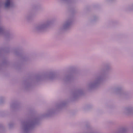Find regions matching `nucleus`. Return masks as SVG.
Masks as SVG:
<instances>
[{
	"label": "nucleus",
	"mask_w": 133,
	"mask_h": 133,
	"mask_svg": "<svg viewBox=\"0 0 133 133\" xmlns=\"http://www.w3.org/2000/svg\"><path fill=\"white\" fill-rule=\"evenodd\" d=\"M129 131V128L126 127H123L119 128L115 133H128ZM89 133H99V132L91 131Z\"/></svg>",
	"instance_id": "12"
},
{
	"label": "nucleus",
	"mask_w": 133,
	"mask_h": 133,
	"mask_svg": "<svg viewBox=\"0 0 133 133\" xmlns=\"http://www.w3.org/2000/svg\"><path fill=\"white\" fill-rule=\"evenodd\" d=\"M35 15V13L33 11L29 12L26 16L25 18L28 21H29L32 19V17Z\"/></svg>",
	"instance_id": "17"
},
{
	"label": "nucleus",
	"mask_w": 133,
	"mask_h": 133,
	"mask_svg": "<svg viewBox=\"0 0 133 133\" xmlns=\"http://www.w3.org/2000/svg\"><path fill=\"white\" fill-rule=\"evenodd\" d=\"M5 129L3 126L0 124V133H5Z\"/></svg>",
	"instance_id": "19"
},
{
	"label": "nucleus",
	"mask_w": 133,
	"mask_h": 133,
	"mask_svg": "<svg viewBox=\"0 0 133 133\" xmlns=\"http://www.w3.org/2000/svg\"><path fill=\"white\" fill-rule=\"evenodd\" d=\"M73 21L72 18H70L64 21L59 30V32L62 33L70 29Z\"/></svg>",
	"instance_id": "7"
},
{
	"label": "nucleus",
	"mask_w": 133,
	"mask_h": 133,
	"mask_svg": "<svg viewBox=\"0 0 133 133\" xmlns=\"http://www.w3.org/2000/svg\"><path fill=\"white\" fill-rule=\"evenodd\" d=\"M128 10H133V4L130 7L128 8Z\"/></svg>",
	"instance_id": "24"
},
{
	"label": "nucleus",
	"mask_w": 133,
	"mask_h": 133,
	"mask_svg": "<svg viewBox=\"0 0 133 133\" xmlns=\"http://www.w3.org/2000/svg\"><path fill=\"white\" fill-rule=\"evenodd\" d=\"M131 93L128 91H123L121 95V97L124 98L125 99L130 98L131 97Z\"/></svg>",
	"instance_id": "15"
},
{
	"label": "nucleus",
	"mask_w": 133,
	"mask_h": 133,
	"mask_svg": "<svg viewBox=\"0 0 133 133\" xmlns=\"http://www.w3.org/2000/svg\"><path fill=\"white\" fill-rule=\"evenodd\" d=\"M1 17L0 16V23L1 22Z\"/></svg>",
	"instance_id": "26"
},
{
	"label": "nucleus",
	"mask_w": 133,
	"mask_h": 133,
	"mask_svg": "<svg viewBox=\"0 0 133 133\" xmlns=\"http://www.w3.org/2000/svg\"><path fill=\"white\" fill-rule=\"evenodd\" d=\"M18 105L17 102H12L10 104V111L12 112L15 111L18 108Z\"/></svg>",
	"instance_id": "16"
},
{
	"label": "nucleus",
	"mask_w": 133,
	"mask_h": 133,
	"mask_svg": "<svg viewBox=\"0 0 133 133\" xmlns=\"http://www.w3.org/2000/svg\"><path fill=\"white\" fill-rule=\"evenodd\" d=\"M1 6V3H0V7Z\"/></svg>",
	"instance_id": "27"
},
{
	"label": "nucleus",
	"mask_w": 133,
	"mask_h": 133,
	"mask_svg": "<svg viewBox=\"0 0 133 133\" xmlns=\"http://www.w3.org/2000/svg\"><path fill=\"white\" fill-rule=\"evenodd\" d=\"M10 51V48L9 46H5L0 49V57H1L2 59V63L1 65H0V70H1L2 66L8 64V62L6 58H4L2 57V52L8 53Z\"/></svg>",
	"instance_id": "9"
},
{
	"label": "nucleus",
	"mask_w": 133,
	"mask_h": 133,
	"mask_svg": "<svg viewBox=\"0 0 133 133\" xmlns=\"http://www.w3.org/2000/svg\"><path fill=\"white\" fill-rule=\"evenodd\" d=\"M74 72L73 71L68 72L67 74L65 75L64 77L62 79V80L65 83L72 81L74 79Z\"/></svg>",
	"instance_id": "10"
},
{
	"label": "nucleus",
	"mask_w": 133,
	"mask_h": 133,
	"mask_svg": "<svg viewBox=\"0 0 133 133\" xmlns=\"http://www.w3.org/2000/svg\"><path fill=\"white\" fill-rule=\"evenodd\" d=\"M40 5L39 4H38L35 5L33 6L34 8H37L39 7L40 6Z\"/></svg>",
	"instance_id": "23"
},
{
	"label": "nucleus",
	"mask_w": 133,
	"mask_h": 133,
	"mask_svg": "<svg viewBox=\"0 0 133 133\" xmlns=\"http://www.w3.org/2000/svg\"><path fill=\"white\" fill-rule=\"evenodd\" d=\"M114 93L118 95L120 97L121 96L122 92L123 91L121 86H117L115 87L114 89Z\"/></svg>",
	"instance_id": "14"
},
{
	"label": "nucleus",
	"mask_w": 133,
	"mask_h": 133,
	"mask_svg": "<svg viewBox=\"0 0 133 133\" xmlns=\"http://www.w3.org/2000/svg\"><path fill=\"white\" fill-rule=\"evenodd\" d=\"M0 35L3 36L4 40L9 41L14 37L13 35L10 30H6L5 27L0 25Z\"/></svg>",
	"instance_id": "6"
},
{
	"label": "nucleus",
	"mask_w": 133,
	"mask_h": 133,
	"mask_svg": "<svg viewBox=\"0 0 133 133\" xmlns=\"http://www.w3.org/2000/svg\"><path fill=\"white\" fill-rule=\"evenodd\" d=\"M68 103V101L66 100L61 101L56 104L55 108L48 109L43 114L33 116L29 119L23 121L21 123L22 133H30L36 125L40 124L42 119L52 116L56 112L65 107Z\"/></svg>",
	"instance_id": "1"
},
{
	"label": "nucleus",
	"mask_w": 133,
	"mask_h": 133,
	"mask_svg": "<svg viewBox=\"0 0 133 133\" xmlns=\"http://www.w3.org/2000/svg\"><path fill=\"white\" fill-rule=\"evenodd\" d=\"M87 124H88V126H87V125H86V127H89L90 126V125L89 123H88Z\"/></svg>",
	"instance_id": "25"
},
{
	"label": "nucleus",
	"mask_w": 133,
	"mask_h": 133,
	"mask_svg": "<svg viewBox=\"0 0 133 133\" xmlns=\"http://www.w3.org/2000/svg\"><path fill=\"white\" fill-rule=\"evenodd\" d=\"M84 93L83 89L81 88L76 89L72 91L70 98V99L72 101L75 100Z\"/></svg>",
	"instance_id": "8"
},
{
	"label": "nucleus",
	"mask_w": 133,
	"mask_h": 133,
	"mask_svg": "<svg viewBox=\"0 0 133 133\" xmlns=\"http://www.w3.org/2000/svg\"><path fill=\"white\" fill-rule=\"evenodd\" d=\"M5 98L3 97H0V104H3L5 101Z\"/></svg>",
	"instance_id": "20"
},
{
	"label": "nucleus",
	"mask_w": 133,
	"mask_h": 133,
	"mask_svg": "<svg viewBox=\"0 0 133 133\" xmlns=\"http://www.w3.org/2000/svg\"><path fill=\"white\" fill-rule=\"evenodd\" d=\"M98 19V17H97L96 16H94L93 17V18L92 19L91 22L92 23L97 21Z\"/></svg>",
	"instance_id": "21"
},
{
	"label": "nucleus",
	"mask_w": 133,
	"mask_h": 133,
	"mask_svg": "<svg viewBox=\"0 0 133 133\" xmlns=\"http://www.w3.org/2000/svg\"><path fill=\"white\" fill-rule=\"evenodd\" d=\"M61 3L69 4L74 2L75 0H59Z\"/></svg>",
	"instance_id": "18"
},
{
	"label": "nucleus",
	"mask_w": 133,
	"mask_h": 133,
	"mask_svg": "<svg viewBox=\"0 0 133 133\" xmlns=\"http://www.w3.org/2000/svg\"><path fill=\"white\" fill-rule=\"evenodd\" d=\"M54 21L53 19H47L36 26L34 29V31L38 32H44Z\"/></svg>",
	"instance_id": "5"
},
{
	"label": "nucleus",
	"mask_w": 133,
	"mask_h": 133,
	"mask_svg": "<svg viewBox=\"0 0 133 133\" xmlns=\"http://www.w3.org/2000/svg\"><path fill=\"white\" fill-rule=\"evenodd\" d=\"M104 68H101L95 75L94 79L89 81L86 85L87 89L90 90L98 87L106 78L107 74L112 70L111 65L106 63L103 65Z\"/></svg>",
	"instance_id": "2"
},
{
	"label": "nucleus",
	"mask_w": 133,
	"mask_h": 133,
	"mask_svg": "<svg viewBox=\"0 0 133 133\" xmlns=\"http://www.w3.org/2000/svg\"><path fill=\"white\" fill-rule=\"evenodd\" d=\"M55 76L56 74L54 71H47L36 75L35 76L34 78L32 80L31 79H28L23 81L22 85L23 88L25 90H29L32 88L33 82H38L48 79H52Z\"/></svg>",
	"instance_id": "3"
},
{
	"label": "nucleus",
	"mask_w": 133,
	"mask_h": 133,
	"mask_svg": "<svg viewBox=\"0 0 133 133\" xmlns=\"http://www.w3.org/2000/svg\"><path fill=\"white\" fill-rule=\"evenodd\" d=\"M124 113L127 115L133 116V106H129L124 108Z\"/></svg>",
	"instance_id": "13"
},
{
	"label": "nucleus",
	"mask_w": 133,
	"mask_h": 133,
	"mask_svg": "<svg viewBox=\"0 0 133 133\" xmlns=\"http://www.w3.org/2000/svg\"><path fill=\"white\" fill-rule=\"evenodd\" d=\"M14 125V123L12 122H10L9 124V128H12Z\"/></svg>",
	"instance_id": "22"
},
{
	"label": "nucleus",
	"mask_w": 133,
	"mask_h": 133,
	"mask_svg": "<svg viewBox=\"0 0 133 133\" xmlns=\"http://www.w3.org/2000/svg\"><path fill=\"white\" fill-rule=\"evenodd\" d=\"M13 53L15 55L19 56L20 58V60L19 63L16 66V69L19 70L21 67V64L29 61L31 58L30 55H23L21 53L18 49H15L13 50Z\"/></svg>",
	"instance_id": "4"
},
{
	"label": "nucleus",
	"mask_w": 133,
	"mask_h": 133,
	"mask_svg": "<svg viewBox=\"0 0 133 133\" xmlns=\"http://www.w3.org/2000/svg\"><path fill=\"white\" fill-rule=\"evenodd\" d=\"M15 6V4L12 0H5L3 8L4 9L8 10Z\"/></svg>",
	"instance_id": "11"
},
{
	"label": "nucleus",
	"mask_w": 133,
	"mask_h": 133,
	"mask_svg": "<svg viewBox=\"0 0 133 133\" xmlns=\"http://www.w3.org/2000/svg\"><path fill=\"white\" fill-rule=\"evenodd\" d=\"M71 13H72V11H71Z\"/></svg>",
	"instance_id": "28"
}]
</instances>
